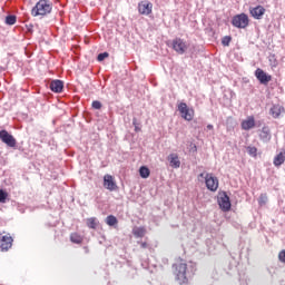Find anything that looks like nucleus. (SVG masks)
I'll list each match as a JSON object with an SVG mask.
<instances>
[{"instance_id":"nucleus-20","label":"nucleus","mask_w":285,"mask_h":285,"mask_svg":"<svg viewBox=\"0 0 285 285\" xmlns=\"http://www.w3.org/2000/svg\"><path fill=\"white\" fill-rule=\"evenodd\" d=\"M70 242L72 244H83V236H81L79 233H71Z\"/></svg>"},{"instance_id":"nucleus-12","label":"nucleus","mask_w":285,"mask_h":285,"mask_svg":"<svg viewBox=\"0 0 285 285\" xmlns=\"http://www.w3.org/2000/svg\"><path fill=\"white\" fill-rule=\"evenodd\" d=\"M255 77H256V79H258V81L261 82V83H268L272 79H273V77L272 76H269V75H267L264 70H262L261 68H258V69H256V71H255Z\"/></svg>"},{"instance_id":"nucleus-9","label":"nucleus","mask_w":285,"mask_h":285,"mask_svg":"<svg viewBox=\"0 0 285 285\" xmlns=\"http://www.w3.org/2000/svg\"><path fill=\"white\" fill-rule=\"evenodd\" d=\"M104 188H106L107 190H110V193L118 190V186L117 183L115 181V177H112V175H105L104 176Z\"/></svg>"},{"instance_id":"nucleus-23","label":"nucleus","mask_w":285,"mask_h":285,"mask_svg":"<svg viewBox=\"0 0 285 285\" xmlns=\"http://www.w3.org/2000/svg\"><path fill=\"white\" fill-rule=\"evenodd\" d=\"M117 224H119V220H117V217H115L114 215L107 216L106 218L107 226H117Z\"/></svg>"},{"instance_id":"nucleus-24","label":"nucleus","mask_w":285,"mask_h":285,"mask_svg":"<svg viewBox=\"0 0 285 285\" xmlns=\"http://www.w3.org/2000/svg\"><path fill=\"white\" fill-rule=\"evenodd\" d=\"M87 226L88 228H91L92 230L97 229L98 223H97V218L91 217L87 219Z\"/></svg>"},{"instance_id":"nucleus-1","label":"nucleus","mask_w":285,"mask_h":285,"mask_svg":"<svg viewBox=\"0 0 285 285\" xmlns=\"http://www.w3.org/2000/svg\"><path fill=\"white\" fill-rule=\"evenodd\" d=\"M175 279L178 284L184 285L188 284V276L186 273L188 272V264L184 261H178L173 265Z\"/></svg>"},{"instance_id":"nucleus-17","label":"nucleus","mask_w":285,"mask_h":285,"mask_svg":"<svg viewBox=\"0 0 285 285\" xmlns=\"http://www.w3.org/2000/svg\"><path fill=\"white\" fill-rule=\"evenodd\" d=\"M168 161L171 168H179V166H181V161L179 160V155L177 154H170L168 156Z\"/></svg>"},{"instance_id":"nucleus-27","label":"nucleus","mask_w":285,"mask_h":285,"mask_svg":"<svg viewBox=\"0 0 285 285\" xmlns=\"http://www.w3.org/2000/svg\"><path fill=\"white\" fill-rule=\"evenodd\" d=\"M230 41H233V38H232L230 36H225V37L222 39V43H223V46H225V47L230 46Z\"/></svg>"},{"instance_id":"nucleus-26","label":"nucleus","mask_w":285,"mask_h":285,"mask_svg":"<svg viewBox=\"0 0 285 285\" xmlns=\"http://www.w3.org/2000/svg\"><path fill=\"white\" fill-rule=\"evenodd\" d=\"M247 153L250 157H257V147L248 146L247 147Z\"/></svg>"},{"instance_id":"nucleus-14","label":"nucleus","mask_w":285,"mask_h":285,"mask_svg":"<svg viewBox=\"0 0 285 285\" xmlns=\"http://www.w3.org/2000/svg\"><path fill=\"white\" fill-rule=\"evenodd\" d=\"M243 130H253L255 128V116H248L240 124Z\"/></svg>"},{"instance_id":"nucleus-11","label":"nucleus","mask_w":285,"mask_h":285,"mask_svg":"<svg viewBox=\"0 0 285 285\" xmlns=\"http://www.w3.org/2000/svg\"><path fill=\"white\" fill-rule=\"evenodd\" d=\"M138 12L139 14H145V17H148V14L153 13V2L150 1H141L138 3Z\"/></svg>"},{"instance_id":"nucleus-29","label":"nucleus","mask_w":285,"mask_h":285,"mask_svg":"<svg viewBox=\"0 0 285 285\" xmlns=\"http://www.w3.org/2000/svg\"><path fill=\"white\" fill-rule=\"evenodd\" d=\"M108 57H110L108 52H102L98 55L97 59L98 61H104V59H108Z\"/></svg>"},{"instance_id":"nucleus-30","label":"nucleus","mask_w":285,"mask_h":285,"mask_svg":"<svg viewBox=\"0 0 285 285\" xmlns=\"http://www.w3.org/2000/svg\"><path fill=\"white\" fill-rule=\"evenodd\" d=\"M91 106L95 110H101V102L98 100L92 101Z\"/></svg>"},{"instance_id":"nucleus-7","label":"nucleus","mask_w":285,"mask_h":285,"mask_svg":"<svg viewBox=\"0 0 285 285\" xmlns=\"http://www.w3.org/2000/svg\"><path fill=\"white\" fill-rule=\"evenodd\" d=\"M218 205L224 213H228V210H230V197H228V194H226V191L218 194Z\"/></svg>"},{"instance_id":"nucleus-5","label":"nucleus","mask_w":285,"mask_h":285,"mask_svg":"<svg viewBox=\"0 0 285 285\" xmlns=\"http://www.w3.org/2000/svg\"><path fill=\"white\" fill-rule=\"evenodd\" d=\"M248 16L246 13H240V14H236L234 16L233 20H232V26H234V28H248Z\"/></svg>"},{"instance_id":"nucleus-8","label":"nucleus","mask_w":285,"mask_h":285,"mask_svg":"<svg viewBox=\"0 0 285 285\" xmlns=\"http://www.w3.org/2000/svg\"><path fill=\"white\" fill-rule=\"evenodd\" d=\"M0 139L3 144H7L9 148H14L17 146V139H14V136L10 135L6 129L0 131Z\"/></svg>"},{"instance_id":"nucleus-2","label":"nucleus","mask_w":285,"mask_h":285,"mask_svg":"<svg viewBox=\"0 0 285 285\" xmlns=\"http://www.w3.org/2000/svg\"><path fill=\"white\" fill-rule=\"evenodd\" d=\"M52 12V2L50 0H39L31 9L32 17H46Z\"/></svg>"},{"instance_id":"nucleus-3","label":"nucleus","mask_w":285,"mask_h":285,"mask_svg":"<svg viewBox=\"0 0 285 285\" xmlns=\"http://www.w3.org/2000/svg\"><path fill=\"white\" fill-rule=\"evenodd\" d=\"M178 111L185 121H193L195 119V109L189 108L186 102L178 104Z\"/></svg>"},{"instance_id":"nucleus-13","label":"nucleus","mask_w":285,"mask_h":285,"mask_svg":"<svg viewBox=\"0 0 285 285\" xmlns=\"http://www.w3.org/2000/svg\"><path fill=\"white\" fill-rule=\"evenodd\" d=\"M284 112H285V109H284V106L282 105H273L272 108L269 109V115L274 119H279V117H282Z\"/></svg>"},{"instance_id":"nucleus-16","label":"nucleus","mask_w":285,"mask_h":285,"mask_svg":"<svg viewBox=\"0 0 285 285\" xmlns=\"http://www.w3.org/2000/svg\"><path fill=\"white\" fill-rule=\"evenodd\" d=\"M49 88L52 92H62L63 91V81L53 80L50 82Z\"/></svg>"},{"instance_id":"nucleus-36","label":"nucleus","mask_w":285,"mask_h":285,"mask_svg":"<svg viewBox=\"0 0 285 285\" xmlns=\"http://www.w3.org/2000/svg\"><path fill=\"white\" fill-rule=\"evenodd\" d=\"M199 177H204V174H200Z\"/></svg>"},{"instance_id":"nucleus-31","label":"nucleus","mask_w":285,"mask_h":285,"mask_svg":"<svg viewBox=\"0 0 285 285\" xmlns=\"http://www.w3.org/2000/svg\"><path fill=\"white\" fill-rule=\"evenodd\" d=\"M278 259L282 262V264H285V249L279 252Z\"/></svg>"},{"instance_id":"nucleus-19","label":"nucleus","mask_w":285,"mask_h":285,"mask_svg":"<svg viewBox=\"0 0 285 285\" xmlns=\"http://www.w3.org/2000/svg\"><path fill=\"white\" fill-rule=\"evenodd\" d=\"M259 137L263 141H271V129L263 127Z\"/></svg>"},{"instance_id":"nucleus-35","label":"nucleus","mask_w":285,"mask_h":285,"mask_svg":"<svg viewBox=\"0 0 285 285\" xmlns=\"http://www.w3.org/2000/svg\"><path fill=\"white\" fill-rule=\"evenodd\" d=\"M261 199H266V195H261Z\"/></svg>"},{"instance_id":"nucleus-32","label":"nucleus","mask_w":285,"mask_h":285,"mask_svg":"<svg viewBox=\"0 0 285 285\" xmlns=\"http://www.w3.org/2000/svg\"><path fill=\"white\" fill-rule=\"evenodd\" d=\"M132 125L135 126V131L139 132L141 130V128H139V124L137 122V118L132 119Z\"/></svg>"},{"instance_id":"nucleus-22","label":"nucleus","mask_w":285,"mask_h":285,"mask_svg":"<svg viewBox=\"0 0 285 285\" xmlns=\"http://www.w3.org/2000/svg\"><path fill=\"white\" fill-rule=\"evenodd\" d=\"M139 175L142 179H148L150 177V169L146 166L139 168Z\"/></svg>"},{"instance_id":"nucleus-4","label":"nucleus","mask_w":285,"mask_h":285,"mask_svg":"<svg viewBox=\"0 0 285 285\" xmlns=\"http://www.w3.org/2000/svg\"><path fill=\"white\" fill-rule=\"evenodd\" d=\"M171 48L177 52V55H186L188 51V42L181 38H175L171 41Z\"/></svg>"},{"instance_id":"nucleus-21","label":"nucleus","mask_w":285,"mask_h":285,"mask_svg":"<svg viewBox=\"0 0 285 285\" xmlns=\"http://www.w3.org/2000/svg\"><path fill=\"white\" fill-rule=\"evenodd\" d=\"M285 161V151H281L278 155L275 156L274 158V166H282Z\"/></svg>"},{"instance_id":"nucleus-28","label":"nucleus","mask_w":285,"mask_h":285,"mask_svg":"<svg viewBox=\"0 0 285 285\" xmlns=\"http://www.w3.org/2000/svg\"><path fill=\"white\" fill-rule=\"evenodd\" d=\"M6 199H8V193L0 189V204H6Z\"/></svg>"},{"instance_id":"nucleus-18","label":"nucleus","mask_w":285,"mask_h":285,"mask_svg":"<svg viewBox=\"0 0 285 285\" xmlns=\"http://www.w3.org/2000/svg\"><path fill=\"white\" fill-rule=\"evenodd\" d=\"M132 235L137 238L146 237V227H134Z\"/></svg>"},{"instance_id":"nucleus-34","label":"nucleus","mask_w":285,"mask_h":285,"mask_svg":"<svg viewBox=\"0 0 285 285\" xmlns=\"http://www.w3.org/2000/svg\"><path fill=\"white\" fill-rule=\"evenodd\" d=\"M213 129H214L213 125H207V130H213Z\"/></svg>"},{"instance_id":"nucleus-25","label":"nucleus","mask_w":285,"mask_h":285,"mask_svg":"<svg viewBox=\"0 0 285 285\" xmlns=\"http://www.w3.org/2000/svg\"><path fill=\"white\" fill-rule=\"evenodd\" d=\"M6 23L7 26H14L17 23V16H7Z\"/></svg>"},{"instance_id":"nucleus-33","label":"nucleus","mask_w":285,"mask_h":285,"mask_svg":"<svg viewBox=\"0 0 285 285\" xmlns=\"http://www.w3.org/2000/svg\"><path fill=\"white\" fill-rule=\"evenodd\" d=\"M140 247L141 248H148V243H146V242L140 243Z\"/></svg>"},{"instance_id":"nucleus-15","label":"nucleus","mask_w":285,"mask_h":285,"mask_svg":"<svg viewBox=\"0 0 285 285\" xmlns=\"http://www.w3.org/2000/svg\"><path fill=\"white\" fill-rule=\"evenodd\" d=\"M250 14L254 19H262L266 14V9L263 6H257L250 9Z\"/></svg>"},{"instance_id":"nucleus-6","label":"nucleus","mask_w":285,"mask_h":285,"mask_svg":"<svg viewBox=\"0 0 285 285\" xmlns=\"http://www.w3.org/2000/svg\"><path fill=\"white\" fill-rule=\"evenodd\" d=\"M205 184L207 189L212 193H216L217 188H219V179L213 176V174H206Z\"/></svg>"},{"instance_id":"nucleus-10","label":"nucleus","mask_w":285,"mask_h":285,"mask_svg":"<svg viewBox=\"0 0 285 285\" xmlns=\"http://www.w3.org/2000/svg\"><path fill=\"white\" fill-rule=\"evenodd\" d=\"M12 242L13 239L12 236H10V234H6L4 236L0 234V250H10V248H12Z\"/></svg>"}]
</instances>
